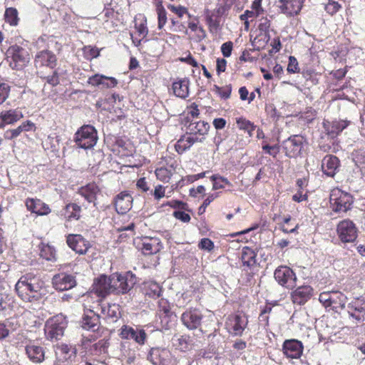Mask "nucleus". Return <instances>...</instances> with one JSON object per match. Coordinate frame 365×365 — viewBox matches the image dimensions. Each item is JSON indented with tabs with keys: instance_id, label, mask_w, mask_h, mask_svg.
<instances>
[{
	"instance_id": "nucleus-23",
	"label": "nucleus",
	"mask_w": 365,
	"mask_h": 365,
	"mask_svg": "<svg viewBox=\"0 0 365 365\" xmlns=\"http://www.w3.org/2000/svg\"><path fill=\"white\" fill-rule=\"evenodd\" d=\"M25 205L29 211L38 215H46L51 212L49 206L40 199L28 197Z\"/></svg>"
},
{
	"instance_id": "nucleus-38",
	"label": "nucleus",
	"mask_w": 365,
	"mask_h": 365,
	"mask_svg": "<svg viewBox=\"0 0 365 365\" xmlns=\"http://www.w3.org/2000/svg\"><path fill=\"white\" fill-rule=\"evenodd\" d=\"M172 344L181 351H185L189 349L188 337L186 336H174L172 338Z\"/></svg>"
},
{
	"instance_id": "nucleus-31",
	"label": "nucleus",
	"mask_w": 365,
	"mask_h": 365,
	"mask_svg": "<svg viewBox=\"0 0 365 365\" xmlns=\"http://www.w3.org/2000/svg\"><path fill=\"white\" fill-rule=\"evenodd\" d=\"M189 84L190 81L187 78L174 82L172 86L174 94L178 98H186L189 96Z\"/></svg>"
},
{
	"instance_id": "nucleus-12",
	"label": "nucleus",
	"mask_w": 365,
	"mask_h": 365,
	"mask_svg": "<svg viewBox=\"0 0 365 365\" xmlns=\"http://www.w3.org/2000/svg\"><path fill=\"white\" fill-rule=\"evenodd\" d=\"M274 277L282 287L291 289L296 285L297 277L293 270L287 266H279L274 272Z\"/></svg>"
},
{
	"instance_id": "nucleus-13",
	"label": "nucleus",
	"mask_w": 365,
	"mask_h": 365,
	"mask_svg": "<svg viewBox=\"0 0 365 365\" xmlns=\"http://www.w3.org/2000/svg\"><path fill=\"white\" fill-rule=\"evenodd\" d=\"M118 336L123 340H133L140 346L145 344L147 338L145 330L134 329L133 327L127 324H124L120 328Z\"/></svg>"
},
{
	"instance_id": "nucleus-22",
	"label": "nucleus",
	"mask_w": 365,
	"mask_h": 365,
	"mask_svg": "<svg viewBox=\"0 0 365 365\" xmlns=\"http://www.w3.org/2000/svg\"><path fill=\"white\" fill-rule=\"evenodd\" d=\"M210 125L203 120L191 119L186 122V133L191 136L205 135L207 133Z\"/></svg>"
},
{
	"instance_id": "nucleus-34",
	"label": "nucleus",
	"mask_w": 365,
	"mask_h": 365,
	"mask_svg": "<svg viewBox=\"0 0 365 365\" xmlns=\"http://www.w3.org/2000/svg\"><path fill=\"white\" fill-rule=\"evenodd\" d=\"M163 317L161 316V330L173 329L177 323V316L165 307H163Z\"/></svg>"
},
{
	"instance_id": "nucleus-17",
	"label": "nucleus",
	"mask_w": 365,
	"mask_h": 365,
	"mask_svg": "<svg viewBox=\"0 0 365 365\" xmlns=\"http://www.w3.org/2000/svg\"><path fill=\"white\" fill-rule=\"evenodd\" d=\"M202 314L197 309H190L181 315L182 324L190 330L196 329L201 325Z\"/></svg>"
},
{
	"instance_id": "nucleus-36",
	"label": "nucleus",
	"mask_w": 365,
	"mask_h": 365,
	"mask_svg": "<svg viewBox=\"0 0 365 365\" xmlns=\"http://www.w3.org/2000/svg\"><path fill=\"white\" fill-rule=\"evenodd\" d=\"M141 250L145 255L157 254L160 251V242L158 239L146 237L143 241Z\"/></svg>"
},
{
	"instance_id": "nucleus-56",
	"label": "nucleus",
	"mask_w": 365,
	"mask_h": 365,
	"mask_svg": "<svg viewBox=\"0 0 365 365\" xmlns=\"http://www.w3.org/2000/svg\"><path fill=\"white\" fill-rule=\"evenodd\" d=\"M287 71L291 73H298L299 68L298 66V61L294 56H289V63L287 68Z\"/></svg>"
},
{
	"instance_id": "nucleus-45",
	"label": "nucleus",
	"mask_w": 365,
	"mask_h": 365,
	"mask_svg": "<svg viewBox=\"0 0 365 365\" xmlns=\"http://www.w3.org/2000/svg\"><path fill=\"white\" fill-rule=\"evenodd\" d=\"M213 91L217 93L222 98L227 99L230 97L232 92V86L230 84L226 85L224 87H220L217 85H215L213 87Z\"/></svg>"
},
{
	"instance_id": "nucleus-32",
	"label": "nucleus",
	"mask_w": 365,
	"mask_h": 365,
	"mask_svg": "<svg viewBox=\"0 0 365 365\" xmlns=\"http://www.w3.org/2000/svg\"><path fill=\"white\" fill-rule=\"evenodd\" d=\"M202 139V138H200L199 136H191L185 133V135L182 136L177 142L175 149L178 153H182L187 149H189L195 143L201 142Z\"/></svg>"
},
{
	"instance_id": "nucleus-47",
	"label": "nucleus",
	"mask_w": 365,
	"mask_h": 365,
	"mask_svg": "<svg viewBox=\"0 0 365 365\" xmlns=\"http://www.w3.org/2000/svg\"><path fill=\"white\" fill-rule=\"evenodd\" d=\"M12 303V297L10 295L0 293V311L10 309Z\"/></svg>"
},
{
	"instance_id": "nucleus-60",
	"label": "nucleus",
	"mask_w": 365,
	"mask_h": 365,
	"mask_svg": "<svg viewBox=\"0 0 365 365\" xmlns=\"http://www.w3.org/2000/svg\"><path fill=\"white\" fill-rule=\"evenodd\" d=\"M233 48V43L232 41H227L222 44L221 46V52L224 57H230L232 53Z\"/></svg>"
},
{
	"instance_id": "nucleus-44",
	"label": "nucleus",
	"mask_w": 365,
	"mask_h": 365,
	"mask_svg": "<svg viewBox=\"0 0 365 365\" xmlns=\"http://www.w3.org/2000/svg\"><path fill=\"white\" fill-rule=\"evenodd\" d=\"M134 28L135 31L138 33H143L144 35L147 36L148 34V29L146 26V19L141 16L140 15L139 17L136 16L134 20Z\"/></svg>"
},
{
	"instance_id": "nucleus-48",
	"label": "nucleus",
	"mask_w": 365,
	"mask_h": 365,
	"mask_svg": "<svg viewBox=\"0 0 365 365\" xmlns=\"http://www.w3.org/2000/svg\"><path fill=\"white\" fill-rule=\"evenodd\" d=\"M237 125L240 130H247L250 135H251V132L254 130L255 128L253 123L242 118H240L237 120Z\"/></svg>"
},
{
	"instance_id": "nucleus-14",
	"label": "nucleus",
	"mask_w": 365,
	"mask_h": 365,
	"mask_svg": "<svg viewBox=\"0 0 365 365\" xmlns=\"http://www.w3.org/2000/svg\"><path fill=\"white\" fill-rule=\"evenodd\" d=\"M34 63L36 69L43 67L53 69L57 65V58L53 51L48 49H43L36 53Z\"/></svg>"
},
{
	"instance_id": "nucleus-3",
	"label": "nucleus",
	"mask_w": 365,
	"mask_h": 365,
	"mask_svg": "<svg viewBox=\"0 0 365 365\" xmlns=\"http://www.w3.org/2000/svg\"><path fill=\"white\" fill-rule=\"evenodd\" d=\"M319 301L326 307H330L335 312L345 309L347 297L340 291L323 292L319 294Z\"/></svg>"
},
{
	"instance_id": "nucleus-15",
	"label": "nucleus",
	"mask_w": 365,
	"mask_h": 365,
	"mask_svg": "<svg viewBox=\"0 0 365 365\" xmlns=\"http://www.w3.org/2000/svg\"><path fill=\"white\" fill-rule=\"evenodd\" d=\"M66 243L72 250L78 255L86 254L91 247L90 242L79 234H69L66 237Z\"/></svg>"
},
{
	"instance_id": "nucleus-27",
	"label": "nucleus",
	"mask_w": 365,
	"mask_h": 365,
	"mask_svg": "<svg viewBox=\"0 0 365 365\" xmlns=\"http://www.w3.org/2000/svg\"><path fill=\"white\" fill-rule=\"evenodd\" d=\"M101 192L100 187L95 182H90L81 187L78 193L81 195L88 202L96 205L97 195Z\"/></svg>"
},
{
	"instance_id": "nucleus-53",
	"label": "nucleus",
	"mask_w": 365,
	"mask_h": 365,
	"mask_svg": "<svg viewBox=\"0 0 365 365\" xmlns=\"http://www.w3.org/2000/svg\"><path fill=\"white\" fill-rule=\"evenodd\" d=\"M270 26V21L267 18L262 17L259 19L258 29L261 32L264 33L266 36L269 35Z\"/></svg>"
},
{
	"instance_id": "nucleus-2",
	"label": "nucleus",
	"mask_w": 365,
	"mask_h": 365,
	"mask_svg": "<svg viewBox=\"0 0 365 365\" xmlns=\"http://www.w3.org/2000/svg\"><path fill=\"white\" fill-rule=\"evenodd\" d=\"M68 324L66 318L62 314L49 318L45 324L44 332L48 340H58L63 336Z\"/></svg>"
},
{
	"instance_id": "nucleus-57",
	"label": "nucleus",
	"mask_w": 365,
	"mask_h": 365,
	"mask_svg": "<svg viewBox=\"0 0 365 365\" xmlns=\"http://www.w3.org/2000/svg\"><path fill=\"white\" fill-rule=\"evenodd\" d=\"M103 78L104 75L96 73L90 76L88 78L87 83L94 87L100 86L102 81L101 80H103Z\"/></svg>"
},
{
	"instance_id": "nucleus-62",
	"label": "nucleus",
	"mask_w": 365,
	"mask_h": 365,
	"mask_svg": "<svg viewBox=\"0 0 365 365\" xmlns=\"http://www.w3.org/2000/svg\"><path fill=\"white\" fill-rule=\"evenodd\" d=\"M173 215L183 222H188L190 220V215L182 210H174Z\"/></svg>"
},
{
	"instance_id": "nucleus-63",
	"label": "nucleus",
	"mask_w": 365,
	"mask_h": 365,
	"mask_svg": "<svg viewBox=\"0 0 365 365\" xmlns=\"http://www.w3.org/2000/svg\"><path fill=\"white\" fill-rule=\"evenodd\" d=\"M21 133V131L19 127L18 126L15 129H11V130H6L4 133V138H5V139L11 140H13V139L17 138L19 135H20Z\"/></svg>"
},
{
	"instance_id": "nucleus-25",
	"label": "nucleus",
	"mask_w": 365,
	"mask_h": 365,
	"mask_svg": "<svg viewBox=\"0 0 365 365\" xmlns=\"http://www.w3.org/2000/svg\"><path fill=\"white\" fill-rule=\"evenodd\" d=\"M350 124V121L346 120H334L332 121L325 120L323 122V126L327 134L331 138L336 137Z\"/></svg>"
},
{
	"instance_id": "nucleus-50",
	"label": "nucleus",
	"mask_w": 365,
	"mask_h": 365,
	"mask_svg": "<svg viewBox=\"0 0 365 365\" xmlns=\"http://www.w3.org/2000/svg\"><path fill=\"white\" fill-rule=\"evenodd\" d=\"M11 86L5 83H0V105L3 104L9 98Z\"/></svg>"
},
{
	"instance_id": "nucleus-30",
	"label": "nucleus",
	"mask_w": 365,
	"mask_h": 365,
	"mask_svg": "<svg viewBox=\"0 0 365 365\" xmlns=\"http://www.w3.org/2000/svg\"><path fill=\"white\" fill-rule=\"evenodd\" d=\"M101 314L106 319L116 322L120 317V307L117 304H101Z\"/></svg>"
},
{
	"instance_id": "nucleus-35",
	"label": "nucleus",
	"mask_w": 365,
	"mask_h": 365,
	"mask_svg": "<svg viewBox=\"0 0 365 365\" xmlns=\"http://www.w3.org/2000/svg\"><path fill=\"white\" fill-rule=\"evenodd\" d=\"M257 254L255 252L247 247L242 249L241 259L242 266L245 268L252 269L257 264Z\"/></svg>"
},
{
	"instance_id": "nucleus-28",
	"label": "nucleus",
	"mask_w": 365,
	"mask_h": 365,
	"mask_svg": "<svg viewBox=\"0 0 365 365\" xmlns=\"http://www.w3.org/2000/svg\"><path fill=\"white\" fill-rule=\"evenodd\" d=\"M340 165V161L337 157L332 155H326L322 162V172L329 177H334Z\"/></svg>"
},
{
	"instance_id": "nucleus-18",
	"label": "nucleus",
	"mask_w": 365,
	"mask_h": 365,
	"mask_svg": "<svg viewBox=\"0 0 365 365\" xmlns=\"http://www.w3.org/2000/svg\"><path fill=\"white\" fill-rule=\"evenodd\" d=\"M304 346L301 341L297 339H286L282 344L283 354L290 359H299L302 355Z\"/></svg>"
},
{
	"instance_id": "nucleus-19",
	"label": "nucleus",
	"mask_w": 365,
	"mask_h": 365,
	"mask_svg": "<svg viewBox=\"0 0 365 365\" xmlns=\"http://www.w3.org/2000/svg\"><path fill=\"white\" fill-rule=\"evenodd\" d=\"M82 207L76 202L66 204L61 211V215L66 223L72 221H78L81 218Z\"/></svg>"
},
{
	"instance_id": "nucleus-61",
	"label": "nucleus",
	"mask_w": 365,
	"mask_h": 365,
	"mask_svg": "<svg viewBox=\"0 0 365 365\" xmlns=\"http://www.w3.org/2000/svg\"><path fill=\"white\" fill-rule=\"evenodd\" d=\"M266 112L274 120H277L280 117L279 113L272 104L266 106Z\"/></svg>"
},
{
	"instance_id": "nucleus-41",
	"label": "nucleus",
	"mask_w": 365,
	"mask_h": 365,
	"mask_svg": "<svg viewBox=\"0 0 365 365\" xmlns=\"http://www.w3.org/2000/svg\"><path fill=\"white\" fill-rule=\"evenodd\" d=\"M145 294L150 297H160V285L155 282H148L145 284Z\"/></svg>"
},
{
	"instance_id": "nucleus-39",
	"label": "nucleus",
	"mask_w": 365,
	"mask_h": 365,
	"mask_svg": "<svg viewBox=\"0 0 365 365\" xmlns=\"http://www.w3.org/2000/svg\"><path fill=\"white\" fill-rule=\"evenodd\" d=\"M247 325V319L245 317L236 315L232 327L235 335L241 336Z\"/></svg>"
},
{
	"instance_id": "nucleus-20",
	"label": "nucleus",
	"mask_w": 365,
	"mask_h": 365,
	"mask_svg": "<svg viewBox=\"0 0 365 365\" xmlns=\"http://www.w3.org/2000/svg\"><path fill=\"white\" fill-rule=\"evenodd\" d=\"M133 197L127 191H123L116 195L114 200L115 210L119 214H125L132 207Z\"/></svg>"
},
{
	"instance_id": "nucleus-21",
	"label": "nucleus",
	"mask_w": 365,
	"mask_h": 365,
	"mask_svg": "<svg viewBox=\"0 0 365 365\" xmlns=\"http://www.w3.org/2000/svg\"><path fill=\"white\" fill-rule=\"evenodd\" d=\"M25 351L29 359L33 363H41L45 359V348L34 342L26 344Z\"/></svg>"
},
{
	"instance_id": "nucleus-59",
	"label": "nucleus",
	"mask_w": 365,
	"mask_h": 365,
	"mask_svg": "<svg viewBox=\"0 0 365 365\" xmlns=\"http://www.w3.org/2000/svg\"><path fill=\"white\" fill-rule=\"evenodd\" d=\"M130 36L133 41V43L135 46H139L140 45L141 41L146 37V36L144 35L143 33H138L135 31L130 32Z\"/></svg>"
},
{
	"instance_id": "nucleus-16",
	"label": "nucleus",
	"mask_w": 365,
	"mask_h": 365,
	"mask_svg": "<svg viewBox=\"0 0 365 365\" xmlns=\"http://www.w3.org/2000/svg\"><path fill=\"white\" fill-rule=\"evenodd\" d=\"M76 277L66 272H60L52 278V284L56 290H68L76 286Z\"/></svg>"
},
{
	"instance_id": "nucleus-54",
	"label": "nucleus",
	"mask_w": 365,
	"mask_h": 365,
	"mask_svg": "<svg viewBox=\"0 0 365 365\" xmlns=\"http://www.w3.org/2000/svg\"><path fill=\"white\" fill-rule=\"evenodd\" d=\"M262 148L265 153L272 155L273 158H276L279 153V147L278 145H269V144H264L262 145Z\"/></svg>"
},
{
	"instance_id": "nucleus-33",
	"label": "nucleus",
	"mask_w": 365,
	"mask_h": 365,
	"mask_svg": "<svg viewBox=\"0 0 365 365\" xmlns=\"http://www.w3.org/2000/svg\"><path fill=\"white\" fill-rule=\"evenodd\" d=\"M100 324V316L92 310H88L83 317L82 327L85 329H95Z\"/></svg>"
},
{
	"instance_id": "nucleus-49",
	"label": "nucleus",
	"mask_w": 365,
	"mask_h": 365,
	"mask_svg": "<svg viewBox=\"0 0 365 365\" xmlns=\"http://www.w3.org/2000/svg\"><path fill=\"white\" fill-rule=\"evenodd\" d=\"M41 78L45 79L46 83L52 86H56L60 83L59 73L55 70L52 75L48 76H39Z\"/></svg>"
},
{
	"instance_id": "nucleus-51",
	"label": "nucleus",
	"mask_w": 365,
	"mask_h": 365,
	"mask_svg": "<svg viewBox=\"0 0 365 365\" xmlns=\"http://www.w3.org/2000/svg\"><path fill=\"white\" fill-rule=\"evenodd\" d=\"M148 359L153 365H160V349L158 348H152L148 356Z\"/></svg>"
},
{
	"instance_id": "nucleus-55",
	"label": "nucleus",
	"mask_w": 365,
	"mask_h": 365,
	"mask_svg": "<svg viewBox=\"0 0 365 365\" xmlns=\"http://www.w3.org/2000/svg\"><path fill=\"white\" fill-rule=\"evenodd\" d=\"M341 8V5L334 1H329L328 4L325 6V10L326 11L331 14L334 15Z\"/></svg>"
},
{
	"instance_id": "nucleus-5",
	"label": "nucleus",
	"mask_w": 365,
	"mask_h": 365,
	"mask_svg": "<svg viewBox=\"0 0 365 365\" xmlns=\"http://www.w3.org/2000/svg\"><path fill=\"white\" fill-rule=\"evenodd\" d=\"M97 140V131L93 126L90 125L81 126L75 133L74 142L81 148H92L96 144Z\"/></svg>"
},
{
	"instance_id": "nucleus-29",
	"label": "nucleus",
	"mask_w": 365,
	"mask_h": 365,
	"mask_svg": "<svg viewBox=\"0 0 365 365\" xmlns=\"http://www.w3.org/2000/svg\"><path fill=\"white\" fill-rule=\"evenodd\" d=\"M23 118V114L17 109H10L0 113V128H4L6 125L16 123Z\"/></svg>"
},
{
	"instance_id": "nucleus-58",
	"label": "nucleus",
	"mask_w": 365,
	"mask_h": 365,
	"mask_svg": "<svg viewBox=\"0 0 365 365\" xmlns=\"http://www.w3.org/2000/svg\"><path fill=\"white\" fill-rule=\"evenodd\" d=\"M185 204L181 201L174 200H166L161 202V207H165L166 206H169L173 208H179L183 209Z\"/></svg>"
},
{
	"instance_id": "nucleus-4",
	"label": "nucleus",
	"mask_w": 365,
	"mask_h": 365,
	"mask_svg": "<svg viewBox=\"0 0 365 365\" xmlns=\"http://www.w3.org/2000/svg\"><path fill=\"white\" fill-rule=\"evenodd\" d=\"M329 202L335 212H346L351 208L354 201L350 193L334 188L331 191Z\"/></svg>"
},
{
	"instance_id": "nucleus-43",
	"label": "nucleus",
	"mask_w": 365,
	"mask_h": 365,
	"mask_svg": "<svg viewBox=\"0 0 365 365\" xmlns=\"http://www.w3.org/2000/svg\"><path fill=\"white\" fill-rule=\"evenodd\" d=\"M58 349L61 354L64 355L65 360L70 359L76 354V349L75 347L66 344L59 346Z\"/></svg>"
},
{
	"instance_id": "nucleus-6",
	"label": "nucleus",
	"mask_w": 365,
	"mask_h": 365,
	"mask_svg": "<svg viewBox=\"0 0 365 365\" xmlns=\"http://www.w3.org/2000/svg\"><path fill=\"white\" fill-rule=\"evenodd\" d=\"M29 56L26 49L17 44L9 46L6 51V60L12 69L24 68L29 61Z\"/></svg>"
},
{
	"instance_id": "nucleus-26",
	"label": "nucleus",
	"mask_w": 365,
	"mask_h": 365,
	"mask_svg": "<svg viewBox=\"0 0 365 365\" xmlns=\"http://www.w3.org/2000/svg\"><path fill=\"white\" fill-rule=\"evenodd\" d=\"M277 7L282 14L294 16L301 11L302 2L300 0H279Z\"/></svg>"
},
{
	"instance_id": "nucleus-40",
	"label": "nucleus",
	"mask_w": 365,
	"mask_h": 365,
	"mask_svg": "<svg viewBox=\"0 0 365 365\" xmlns=\"http://www.w3.org/2000/svg\"><path fill=\"white\" fill-rule=\"evenodd\" d=\"M40 256L48 261L56 260V250L52 246L42 245L40 250Z\"/></svg>"
},
{
	"instance_id": "nucleus-7",
	"label": "nucleus",
	"mask_w": 365,
	"mask_h": 365,
	"mask_svg": "<svg viewBox=\"0 0 365 365\" xmlns=\"http://www.w3.org/2000/svg\"><path fill=\"white\" fill-rule=\"evenodd\" d=\"M110 280L113 282L114 292L117 294H125L128 292L135 284V277L130 272L123 274L115 272L110 274Z\"/></svg>"
},
{
	"instance_id": "nucleus-11",
	"label": "nucleus",
	"mask_w": 365,
	"mask_h": 365,
	"mask_svg": "<svg viewBox=\"0 0 365 365\" xmlns=\"http://www.w3.org/2000/svg\"><path fill=\"white\" fill-rule=\"evenodd\" d=\"M305 143L307 141L304 136L301 135H291L282 142L285 155L290 158L300 155Z\"/></svg>"
},
{
	"instance_id": "nucleus-52",
	"label": "nucleus",
	"mask_w": 365,
	"mask_h": 365,
	"mask_svg": "<svg viewBox=\"0 0 365 365\" xmlns=\"http://www.w3.org/2000/svg\"><path fill=\"white\" fill-rule=\"evenodd\" d=\"M101 81V86L103 88H112L118 85V80L114 77L104 76L103 80Z\"/></svg>"
},
{
	"instance_id": "nucleus-37",
	"label": "nucleus",
	"mask_w": 365,
	"mask_h": 365,
	"mask_svg": "<svg viewBox=\"0 0 365 365\" xmlns=\"http://www.w3.org/2000/svg\"><path fill=\"white\" fill-rule=\"evenodd\" d=\"M4 20L11 26H16L19 22V13L16 9L14 7L6 8L4 12Z\"/></svg>"
},
{
	"instance_id": "nucleus-9",
	"label": "nucleus",
	"mask_w": 365,
	"mask_h": 365,
	"mask_svg": "<svg viewBox=\"0 0 365 365\" xmlns=\"http://www.w3.org/2000/svg\"><path fill=\"white\" fill-rule=\"evenodd\" d=\"M113 286L110 275L108 277L102 274L95 279L89 293L96 295L98 297V302L101 303L108 295L114 292Z\"/></svg>"
},
{
	"instance_id": "nucleus-64",
	"label": "nucleus",
	"mask_w": 365,
	"mask_h": 365,
	"mask_svg": "<svg viewBox=\"0 0 365 365\" xmlns=\"http://www.w3.org/2000/svg\"><path fill=\"white\" fill-rule=\"evenodd\" d=\"M199 247L202 250L210 251L214 248V244L210 239L203 238L199 244Z\"/></svg>"
},
{
	"instance_id": "nucleus-8",
	"label": "nucleus",
	"mask_w": 365,
	"mask_h": 365,
	"mask_svg": "<svg viewBox=\"0 0 365 365\" xmlns=\"http://www.w3.org/2000/svg\"><path fill=\"white\" fill-rule=\"evenodd\" d=\"M348 318L353 323L358 324L365 321V299L357 297L348 303L345 308Z\"/></svg>"
},
{
	"instance_id": "nucleus-10",
	"label": "nucleus",
	"mask_w": 365,
	"mask_h": 365,
	"mask_svg": "<svg viewBox=\"0 0 365 365\" xmlns=\"http://www.w3.org/2000/svg\"><path fill=\"white\" fill-rule=\"evenodd\" d=\"M358 228L349 219L340 221L336 226V232L343 243L354 242L358 237Z\"/></svg>"
},
{
	"instance_id": "nucleus-24",
	"label": "nucleus",
	"mask_w": 365,
	"mask_h": 365,
	"mask_svg": "<svg viewBox=\"0 0 365 365\" xmlns=\"http://www.w3.org/2000/svg\"><path fill=\"white\" fill-rule=\"evenodd\" d=\"M313 289L309 285L297 287L291 294L292 301L299 305L304 304L312 296Z\"/></svg>"
},
{
	"instance_id": "nucleus-42",
	"label": "nucleus",
	"mask_w": 365,
	"mask_h": 365,
	"mask_svg": "<svg viewBox=\"0 0 365 365\" xmlns=\"http://www.w3.org/2000/svg\"><path fill=\"white\" fill-rule=\"evenodd\" d=\"M210 179L213 182V190L224 188L225 185H230V182L227 178H225L219 175H213L210 177Z\"/></svg>"
},
{
	"instance_id": "nucleus-46",
	"label": "nucleus",
	"mask_w": 365,
	"mask_h": 365,
	"mask_svg": "<svg viewBox=\"0 0 365 365\" xmlns=\"http://www.w3.org/2000/svg\"><path fill=\"white\" fill-rule=\"evenodd\" d=\"M83 53L85 58L91 60L100 55V51L96 47L86 46L83 48Z\"/></svg>"
},
{
	"instance_id": "nucleus-1",
	"label": "nucleus",
	"mask_w": 365,
	"mask_h": 365,
	"mask_svg": "<svg viewBox=\"0 0 365 365\" xmlns=\"http://www.w3.org/2000/svg\"><path fill=\"white\" fill-rule=\"evenodd\" d=\"M44 281L32 273L22 275L15 284L19 298L26 303L39 304L48 294Z\"/></svg>"
}]
</instances>
